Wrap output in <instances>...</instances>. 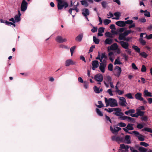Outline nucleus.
<instances>
[{"label": "nucleus", "mask_w": 152, "mask_h": 152, "mask_svg": "<svg viewBox=\"0 0 152 152\" xmlns=\"http://www.w3.org/2000/svg\"><path fill=\"white\" fill-rule=\"evenodd\" d=\"M104 101L106 103V107L110 106L111 107H114L118 106L117 100L113 98H110L107 99L106 98H104Z\"/></svg>", "instance_id": "nucleus-1"}, {"label": "nucleus", "mask_w": 152, "mask_h": 152, "mask_svg": "<svg viewBox=\"0 0 152 152\" xmlns=\"http://www.w3.org/2000/svg\"><path fill=\"white\" fill-rule=\"evenodd\" d=\"M107 50L108 52H110L111 50L115 51L116 54H119L121 52V50L118 48V46L116 43H113L110 46L107 48Z\"/></svg>", "instance_id": "nucleus-2"}, {"label": "nucleus", "mask_w": 152, "mask_h": 152, "mask_svg": "<svg viewBox=\"0 0 152 152\" xmlns=\"http://www.w3.org/2000/svg\"><path fill=\"white\" fill-rule=\"evenodd\" d=\"M57 7L58 10H62L64 7L65 9L68 6V4L64 0H56Z\"/></svg>", "instance_id": "nucleus-3"}, {"label": "nucleus", "mask_w": 152, "mask_h": 152, "mask_svg": "<svg viewBox=\"0 0 152 152\" xmlns=\"http://www.w3.org/2000/svg\"><path fill=\"white\" fill-rule=\"evenodd\" d=\"M121 41L119 42L117 40V39H115V40L116 42H119L122 47L126 49H128L129 48V44L127 42H125L122 40H126V41H129V39H119Z\"/></svg>", "instance_id": "nucleus-4"}, {"label": "nucleus", "mask_w": 152, "mask_h": 152, "mask_svg": "<svg viewBox=\"0 0 152 152\" xmlns=\"http://www.w3.org/2000/svg\"><path fill=\"white\" fill-rule=\"evenodd\" d=\"M120 146V149H119L118 152H127L129 151V148H130L129 146L124 144H121Z\"/></svg>", "instance_id": "nucleus-5"}, {"label": "nucleus", "mask_w": 152, "mask_h": 152, "mask_svg": "<svg viewBox=\"0 0 152 152\" xmlns=\"http://www.w3.org/2000/svg\"><path fill=\"white\" fill-rule=\"evenodd\" d=\"M122 71L121 68L118 66H116L114 70V74L115 76L118 77H119L121 72Z\"/></svg>", "instance_id": "nucleus-6"}, {"label": "nucleus", "mask_w": 152, "mask_h": 152, "mask_svg": "<svg viewBox=\"0 0 152 152\" xmlns=\"http://www.w3.org/2000/svg\"><path fill=\"white\" fill-rule=\"evenodd\" d=\"M28 3L25 0H23L21 4L20 10L21 11L25 12L27 9Z\"/></svg>", "instance_id": "nucleus-7"}, {"label": "nucleus", "mask_w": 152, "mask_h": 152, "mask_svg": "<svg viewBox=\"0 0 152 152\" xmlns=\"http://www.w3.org/2000/svg\"><path fill=\"white\" fill-rule=\"evenodd\" d=\"M119 103L120 105L123 107L126 106L127 103L125 99L123 97H119Z\"/></svg>", "instance_id": "nucleus-8"}, {"label": "nucleus", "mask_w": 152, "mask_h": 152, "mask_svg": "<svg viewBox=\"0 0 152 152\" xmlns=\"http://www.w3.org/2000/svg\"><path fill=\"white\" fill-rule=\"evenodd\" d=\"M82 14L89 21V20L88 18V16L90 14L89 10L87 8H84L82 10Z\"/></svg>", "instance_id": "nucleus-9"}, {"label": "nucleus", "mask_w": 152, "mask_h": 152, "mask_svg": "<svg viewBox=\"0 0 152 152\" xmlns=\"http://www.w3.org/2000/svg\"><path fill=\"white\" fill-rule=\"evenodd\" d=\"M94 78L95 80L98 82H101L103 80V76L101 74H98L96 75Z\"/></svg>", "instance_id": "nucleus-10"}, {"label": "nucleus", "mask_w": 152, "mask_h": 152, "mask_svg": "<svg viewBox=\"0 0 152 152\" xmlns=\"http://www.w3.org/2000/svg\"><path fill=\"white\" fill-rule=\"evenodd\" d=\"M132 32L131 30L125 31L123 33L120 34L118 38H126V37Z\"/></svg>", "instance_id": "nucleus-11"}, {"label": "nucleus", "mask_w": 152, "mask_h": 152, "mask_svg": "<svg viewBox=\"0 0 152 152\" xmlns=\"http://www.w3.org/2000/svg\"><path fill=\"white\" fill-rule=\"evenodd\" d=\"M121 110L118 108H115L114 111L115 112L113 113V114L117 116H121L123 115V113L121 112Z\"/></svg>", "instance_id": "nucleus-12"}, {"label": "nucleus", "mask_w": 152, "mask_h": 152, "mask_svg": "<svg viewBox=\"0 0 152 152\" xmlns=\"http://www.w3.org/2000/svg\"><path fill=\"white\" fill-rule=\"evenodd\" d=\"M92 69L94 70L96 68H98L99 66V63L98 61L94 60L92 61Z\"/></svg>", "instance_id": "nucleus-13"}, {"label": "nucleus", "mask_w": 152, "mask_h": 152, "mask_svg": "<svg viewBox=\"0 0 152 152\" xmlns=\"http://www.w3.org/2000/svg\"><path fill=\"white\" fill-rule=\"evenodd\" d=\"M121 128L118 127H114V129L111 126H110V130L114 134H117L118 131L121 130Z\"/></svg>", "instance_id": "nucleus-14"}, {"label": "nucleus", "mask_w": 152, "mask_h": 152, "mask_svg": "<svg viewBox=\"0 0 152 152\" xmlns=\"http://www.w3.org/2000/svg\"><path fill=\"white\" fill-rule=\"evenodd\" d=\"M111 139L113 141H116L117 142L121 141L122 140V138L120 137L119 136H113L111 137Z\"/></svg>", "instance_id": "nucleus-15"}, {"label": "nucleus", "mask_w": 152, "mask_h": 152, "mask_svg": "<svg viewBox=\"0 0 152 152\" xmlns=\"http://www.w3.org/2000/svg\"><path fill=\"white\" fill-rule=\"evenodd\" d=\"M76 63L74 62L72 60L69 59L66 60L65 61V66H68L70 65L75 64Z\"/></svg>", "instance_id": "nucleus-16"}, {"label": "nucleus", "mask_w": 152, "mask_h": 152, "mask_svg": "<svg viewBox=\"0 0 152 152\" xmlns=\"http://www.w3.org/2000/svg\"><path fill=\"white\" fill-rule=\"evenodd\" d=\"M142 94L140 93H137L135 95V98L137 100H143V98L142 97Z\"/></svg>", "instance_id": "nucleus-17"}, {"label": "nucleus", "mask_w": 152, "mask_h": 152, "mask_svg": "<svg viewBox=\"0 0 152 152\" xmlns=\"http://www.w3.org/2000/svg\"><path fill=\"white\" fill-rule=\"evenodd\" d=\"M94 90L95 93L98 94L102 92L103 91L102 89L101 88L97 87L96 86H94L93 88Z\"/></svg>", "instance_id": "nucleus-18"}, {"label": "nucleus", "mask_w": 152, "mask_h": 152, "mask_svg": "<svg viewBox=\"0 0 152 152\" xmlns=\"http://www.w3.org/2000/svg\"><path fill=\"white\" fill-rule=\"evenodd\" d=\"M115 24L120 27H124L125 26V22L122 21H118L115 23Z\"/></svg>", "instance_id": "nucleus-19"}, {"label": "nucleus", "mask_w": 152, "mask_h": 152, "mask_svg": "<svg viewBox=\"0 0 152 152\" xmlns=\"http://www.w3.org/2000/svg\"><path fill=\"white\" fill-rule=\"evenodd\" d=\"M113 42V39H106L104 41L105 45H111Z\"/></svg>", "instance_id": "nucleus-20"}, {"label": "nucleus", "mask_w": 152, "mask_h": 152, "mask_svg": "<svg viewBox=\"0 0 152 152\" xmlns=\"http://www.w3.org/2000/svg\"><path fill=\"white\" fill-rule=\"evenodd\" d=\"M140 12L141 13H144V15L146 17H150L151 15L150 12L148 11L147 10L144 11L142 10H141Z\"/></svg>", "instance_id": "nucleus-21"}, {"label": "nucleus", "mask_w": 152, "mask_h": 152, "mask_svg": "<svg viewBox=\"0 0 152 152\" xmlns=\"http://www.w3.org/2000/svg\"><path fill=\"white\" fill-rule=\"evenodd\" d=\"M114 15L116 17V18H113V19L118 20L119 19V18L121 15V13L120 12H115Z\"/></svg>", "instance_id": "nucleus-22"}, {"label": "nucleus", "mask_w": 152, "mask_h": 152, "mask_svg": "<svg viewBox=\"0 0 152 152\" xmlns=\"http://www.w3.org/2000/svg\"><path fill=\"white\" fill-rule=\"evenodd\" d=\"M144 96L145 97V96H149L152 97V95L151 93L150 92H149L148 90H145L144 92Z\"/></svg>", "instance_id": "nucleus-23"}, {"label": "nucleus", "mask_w": 152, "mask_h": 152, "mask_svg": "<svg viewBox=\"0 0 152 152\" xmlns=\"http://www.w3.org/2000/svg\"><path fill=\"white\" fill-rule=\"evenodd\" d=\"M124 140L128 144L131 143L130 138L129 135H127L126 136L124 137Z\"/></svg>", "instance_id": "nucleus-24"}, {"label": "nucleus", "mask_w": 152, "mask_h": 152, "mask_svg": "<svg viewBox=\"0 0 152 152\" xmlns=\"http://www.w3.org/2000/svg\"><path fill=\"white\" fill-rule=\"evenodd\" d=\"M146 35L145 37L144 38H152V34H150L148 36L146 34V33H142L140 34V38H142L143 37L144 35Z\"/></svg>", "instance_id": "nucleus-25"}, {"label": "nucleus", "mask_w": 152, "mask_h": 152, "mask_svg": "<svg viewBox=\"0 0 152 152\" xmlns=\"http://www.w3.org/2000/svg\"><path fill=\"white\" fill-rule=\"evenodd\" d=\"M135 110L134 109H132L129 110L128 111H126L124 112V113L126 115H129V114H131L132 113H134Z\"/></svg>", "instance_id": "nucleus-26"}, {"label": "nucleus", "mask_w": 152, "mask_h": 152, "mask_svg": "<svg viewBox=\"0 0 152 152\" xmlns=\"http://www.w3.org/2000/svg\"><path fill=\"white\" fill-rule=\"evenodd\" d=\"M120 57H118L115 59L114 62V64H122V62L120 61Z\"/></svg>", "instance_id": "nucleus-27"}, {"label": "nucleus", "mask_w": 152, "mask_h": 152, "mask_svg": "<svg viewBox=\"0 0 152 152\" xmlns=\"http://www.w3.org/2000/svg\"><path fill=\"white\" fill-rule=\"evenodd\" d=\"M56 40L59 43H62L67 41L66 39H56Z\"/></svg>", "instance_id": "nucleus-28"}, {"label": "nucleus", "mask_w": 152, "mask_h": 152, "mask_svg": "<svg viewBox=\"0 0 152 152\" xmlns=\"http://www.w3.org/2000/svg\"><path fill=\"white\" fill-rule=\"evenodd\" d=\"M138 150L140 152H146L147 151L146 148L143 147H139L138 148Z\"/></svg>", "instance_id": "nucleus-29"}, {"label": "nucleus", "mask_w": 152, "mask_h": 152, "mask_svg": "<svg viewBox=\"0 0 152 152\" xmlns=\"http://www.w3.org/2000/svg\"><path fill=\"white\" fill-rule=\"evenodd\" d=\"M136 111L137 112L138 116H143L145 112L140 110H136Z\"/></svg>", "instance_id": "nucleus-30"}, {"label": "nucleus", "mask_w": 152, "mask_h": 152, "mask_svg": "<svg viewBox=\"0 0 152 152\" xmlns=\"http://www.w3.org/2000/svg\"><path fill=\"white\" fill-rule=\"evenodd\" d=\"M96 111L98 115L100 116H103V114L102 112L99 109L96 108Z\"/></svg>", "instance_id": "nucleus-31"}, {"label": "nucleus", "mask_w": 152, "mask_h": 152, "mask_svg": "<svg viewBox=\"0 0 152 152\" xmlns=\"http://www.w3.org/2000/svg\"><path fill=\"white\" fill-rule=\"evenodd\" d=\"M105 36L106 37H108L110 38H113V34H112L111 33L109 32H107L105 34Z\"/></svg>", "instance_id": "nucleus-32"}, {"label": "nucleus", "mask_w": 152, "mask_h": 152, "mask_svg": "<svg viewBox=\"0 0 152 152\" xmlns=\"http://www.w3.org/2000/svg\"><path fill=\"white\" fill-rule=\"evenodd\" d=\"M126 127L129 130H133L134 129L133 124H129Z\"/></svg>", "instance_id": "nucleus-33"}, {"label": "nucleus", "mask_w": 152, "mask_h": 152, "mask_svg": "<svg viewBox=\"0 0 152 152\" xmlns=\"http://www.w3.org/2000/svg\"><path fill=\"white\" fill-rule=\"evenodd\" d=\"M138 140L140 141H144L145 140V137L142 134H140L139 136H138Z\"/></svg>", "instance_id": "nucleus-34"}, {"label": "nucleus", "mask_w": 152, "mask_h": 152, "mask_svg": "<svg viewBox=\"0 0 152 152\" xmlns=\"http://www.w3.org/2000/svg\"><path fill=\"white\" fill-rule=\"evenodd\" d=\"M15 22H19L21 20L20 18L18 16H17V15H16L15 16Z\"/></svg>", "instance_id": "nucleus-35"}, {"label": "nucleus", "mask_w": 152, "mask_h": 152, "mask_svg": "<svg viewBox=\"0 0 152 152\" xmlns=\"http://www.w3.org/2000/svg\"><path fill=\"white\" fill-rule=\"evenodd\" d=\"M106 67V66L100 65L99 69L102 72L104 73L105 72V69Z\"/></svg>", "instance_id": "nucleus-36"}, {"label": "nucleus", "mask_w": 152, "mask_h": 152, "mask_svg": "<svg viewBox=\"0 0 152 152\" xmlns=\"http://www.w3.org/2000/svg\"><path fill=\"white\" fill-rule=\"evenodd\" d=\"M80 2L81 3V4L82 5H84L85 7H87L88 5V3L86 0L81 1Z\"/></svg>", "instance_id": "nucleus-37"}, {"label": "nucleus", "mask_w": 152, "mask_h": 152, "mask_svg": "<svg viewBox=\"0 0 152 152\" xmlns=\"http://www.w3.org/2000/svg\"><path fill=\"white\" fill-rule=\"evenodd\" d=\"M107 3L105 1H103L101 2L102 6L104 8H105L107 7Z\"/></svg>", "instance_id": "nucleus-38"}, {"label": "nucleus", "mask_w": 152, "mask_h": 152, "mask_svg": "<svg viewBox=\"0 0 152 152\" xmlns=\"http://www.w3.org/2000/svg\"><path fill=\"white\" fill-rule=\"evenodd\" d=\"M76 48V47L75 46H73L70 48V51L71 56H73V54L74 52V50H75Z\"/></svg>", "instance_id": "nucleus-39"}, {"label": "nucleus", "mask_w": 152, "mask_h": 152, "mask_svg": "<svg viewBox=\"0 0 152 152\" xmlns=\"http://www.w3.org/2000/svg\"><path fill=\"white\" fill-rule=\"evenodd\" d=\"M132 48L135 50L138 53L140 52V49L137 46L133 45L132 46Z\"/></svg>", "instance_id": "nucleus-40"}, {"label": "nucleus", "mask_w": 152, "mask_h": 152, "mask_svg": "<svg viewBox=\"0 0 152 152\" xmlns=\"http://www.w3.org/2000/svg\"><path fill=\"white\" fill-rule=\"evenodd\" d=\"M99 105H96V106L99 108H102L104 107V105L102 101H98Z\"/></svg>", "instance_id": "nucleus-41"}, {"label": "nucleus", "mask_w": 152, "mask_h": 152, "mask_svg": "<svg viewBox=\"0 0 152 152\" xmlns=\"http://www.w3.org/2000/svg\"><path fill=\"white\" fill-rule=\"evenodd\" d=\"M111 22V21L110 20L108 19H106L104 20V25H107L109 24Z\"/></svg>", "instance_id": "nucleus-42"}, {"label": "nucleus", "mask_w": 152, "mask_h": 152, "mask_svg": "<svg viewBox=\"0 0 152 152\" xmlns=\"http://www.w3.org/2000/svg\"><path fill=\"white\" fill-rule=\"evenodd\" d=\"M100 65L106 66L107 61L105 59H104L101 63H100Z\"/></svg>", "instance_id": "nucleus-43"}, {"label": "nucleus", "mask_w": 152, "mask_h": 152, "mask_svg": "<svg viewBox=\"0 0 152 152\" xmlns=\"http://www.w3.org/2000/svg\"><path fill=\"white\" fill-rule=\"evenodd\" d=\"M140 145L143 146L145 147H147L149 145V144L144 142H140Z\"/></svg>", "instance_id": "nucleus-44"}, {"label": "nucleus", "mask_w": 152, "mask_h": 152, "mask_svg": "<svg viewBox=\"0 0 152 152\" xmlns=\"http://www.w3.org/2000/svg\"><path fill=\"white\" fill-rule=\"evenodd\" d=\"M15 23H12L8 21L7 20L5 21V23L8 26H10V25H12L15 27L16 26L15 25Z\"/></svg>", "instance_id": "nucleus-45"}, {"label": "nucleus", "mask_w": 152, "mask_h": 152, "mask_svg": "<svg viewBox=\"0 0 152 152\" xmlns=\"http://www.w3.org/2000/svg\"><path fill=\"white\" fill-rule=\"evenodd\" d=\"M143 131L148 132L150 133H152V130L151 129L149 128H145L142 129Z\"/></svg>", "instance_id": "nucleus-46"}, {"label": "nucleus", "mask_w": 152, "mask_h": 152, "mask_svg": "<svg viewBox=\"0 0 152 152\" xmlns=\"http://www.w3.org/2000/svg\"><path fill=\"white\" fill-rule=\"evenodd\" d=\"M107 81L109 83L112 82V78L110 76H107L106 79Z\"/></svg>", "instance_id": "nucleus-47"}, {"label": "nucleus", "mask_w": 152, "mask_h": 152, "mask_svg": "<svg viewBox=\"0 0 152 152\" xmlns=\"http://www.w3.org/2000/svg\"><path fill=\"white\" fill-rule=\"evenodd\" d=\"M140 55L144 58H146L148 56V55L144 52L140 53Z\"/></svg>", "instance_id": "nucleus-48"}, {"label": "nucleus", "mask_w": 152, "mask_h": 152, "mask_svg": "<svg viewBox=\"0 0 152 152\" xmlns=\"http://www.w3.org/2000/svg\"><path fill=\"white\" fill-rule=\"evenodd\" d=\"M125 96L127 97L128 98L130 99H133V97L132 96L131 93H129L125 95Z\"/></svg>", "instance_id": "nucleus-49"}, {"label": "nucleus", "mask_w": 152, "mask_h": 152, "mask_svg": "<svg viewBox=\"0 0 152 152\" xmlns=\"http://www.w3.org/2000/svg\"><path fill=\"white\" fill-rule=\"evenodd\" d=\"M141 119L142 121H146L148 120V117L146 116H142Z\"/></svg>", "instance_id": "nucleus-50"}, {"label": "nucleus", "mask_w": 152, "mask_h": 152, "mask_svg": "<svg viewBox=\"0 0 152 152\" xmlns=\"http://www.w3.org/2000/svg\"><path fill=\"white\" fill-rule=\"evenodd\" d=\"M113 65L111 64H110L108 66V69L110 71H112L113 70Z\"/></svg>", "instance_id": "nucleus-51"}, {"label": "nucleus", "mask_w": 152, "mask_h": 152, "mask_svg": "<svg viewBox=\"0 0 152 152\" xmlns=\"http://www.w3.org/2000/svg\"><path fill=\"white\" fill-rule=\"evenodd\" d=\"M139 41L142 45H144L145 44V41L143 39H139Z\"/></svg>", "instance_id": "nucleus-52"}, {"label": "nucleus", "mask_w": 152, "mask_h": 152, "mask_svg": "<svg viewBox=\"0 0 152 152\" xmlns=\"http://www.w3.org/2000/svg\"><path fill=\"white\" fill-rule=\"evenodd\" d=\"M84 88L86 89H87L88 88V83L87 81H84Z\"/></svg>", "instance_id": "nucleus-53"}, {"label": "nucleus", "mask_w": 152, "mask_h": 152, "mask_svg": "<svg viewBox=\"0 0 152 152\" xmlns=\"http://www.w3.org/2000/svg\"><path fill=\"white\" fill-rule=\"evenodd\" d=\"M107 92L109 94L110 96H113V95L111 88L107 90Z\"/></svg>", "instance_id": "nucleus-54"}, {"label": "nucleus", "mask_w": 152, "mask_h": 152, "mask_svg": "<svg viewBox=\"0 0 152 152\" xmlns=\"http://www.w3.org/2000/svg\"><path fill=\"white\" fill-rule=\"evenodd\" d=\"M125 23L128 24H131L133 22V21L132 20H128L124 22Z\"/></svg>", "instance_id": "nucleus-55"}, {"label": "nucleus", "mask_w": 152, "mask_h": 152, "mask_svg": "<svg viewBox=\"0 0 152 152\" xmlns=\"http://www.w3.org/2000/svg\"><path fill=\"white\" fill-rule=\"evenodd\" d=\"M111 33L112 34H113V37H114V36L115 35H116L118 34V33L115 30H113L111 31Z\"/></svg>", "instance_id": "nucleus-56"}, {"label": "nucleus", "mask_w": 152, "mask_h": 152, "mask_svg": "<svg viewBox=\"0 0 152 152\" xmlns=\"http://www.w3.org/2000/svg\"><path fill=\"white\" fill-rule=\"evenodd\" d=\"M104 27H100L98 29V32L103 33L104 32Z\"/></svg>", "instance_id": "nucleus-57"}, {"label": "nucleus", "mask_w": 152, "mask_h": 152, "mask_svg": "<svg viewBox=\"0 0 152 152\" xmlns=\"http://www.w3.org/2000/svg\"><path fill=\"white\" fill-rule=\"evenodd\" d=\"M101 58L104 59H106L107 58V57L106 56L105 53H102L101 55Z\"/></svg>", "instance_id": "nucleus-58"}, {"label": "nucleus", "mask_w": 152, "mask_h": 152, "mask_svg": "<svg viewBox=\"0 0 152 152\" xmlns=\"http://www.w3.org/2000/svg\"><path fill=\"white\" fill-rule=\"evenodd\" d=\"M109 53L108 54V56L109 57H113L114 56V53L113 51H110L108 52Z\"/></svg>", "instance_id": "nucleus-59"}, {"label": "nucleus", "mask_w": 152, "mask_h": 152, "mask_svg": "<svg viewBox=\"0 0 152 152\" xmlns=\"http://www.w3.org/2000/svg\"><path fill=\"white\" fill-rule=\"evenodd\" d=\"M127 120L128 122H133L134 121V119L133 118L128 116Z\"/></svg>", "instance_id": "nucleus-60"}, {"label": "nucleus", "mask_w": 152, "mask_h": 152, "mask_svg": "<svg viewBox=\"0 0 152 152\" xmlns=\"http://www.w3.org/2000/svg\"><path fill=\"white\" fill-rule=\"evenodd\" d=\"M97 30V27H95L94 26L93 27V28L92 29H91V31L93 33H94L96 32Z\"/></svg>", "instance_id": "nucleus-61"}, {"label": "nucleus", "mask_w": 152, "mask_h": 152, "mask_svg": "<svg viewBox=\"0 0 152 152\" xmlns=\"http://www.w3.org/2000/svg\"><path fill=\"white\" fill-rule=\"evenodd\" d=\"M146 67L144 65L142 66V68L141 69V71L142 72H144L146 71Z\"/></svg>", "instance_id": "nucleus-62"}, {"label": "nucleus", "mask_w": 152, "mask_h": 152, "mask_svg": "<svg viewBox=\"0 0 152 152\" xmlns=\"http://www.w3.org/2000/svg\"><path fill=\"white\" fill-rule=\"evenodd\" d=\"M105 118L107 122L108 121H109L110 122V123H111V121L110 119V118L108 116L106 115H105Z\"/></svg>", "instance_id": "nucleus-63"}, {"label": "nucleus", "mask_w": 152, "mask_h": 152, "mask_svg": "<svg viewBox=\"0 0 152 152\" xmlns=\"http://www.w3.org/2000/svg\"><path fill=\"white\" fill-rule=\"evenodd\" d=\"M118 126L120 127H124L126 126V124L124 123L121 122L118 124Z\"/></svg>", "instance_id": "nucleus-64"}]
</instances>
